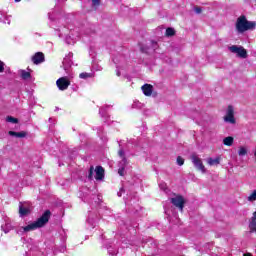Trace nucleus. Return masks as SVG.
Wrapping results in <instances>:
<instances>
[{"label":"nucleus","instance_id":"f257e3e1","mask_svg":"<svg viewBox=\"0 0 256 256\" xmlns=\"http://www.w3.org/2000/svg\"><path fill=\"white\" fill-rule=\"evenodd\" d=\"M50 219L51 210H45L44 213L40 216V218H38L33 223L23 227V231L27 233L29 231H35V229H41V227H45L49 223Z\"/></svg>","mask_w":256,"mask_h":256},{"label":"nucleus","instance_id":"f03ea898","mask_svg":"<svg viewBox=\"0 0 256 256\" xmlns=\"http://www.w3.org/2000/svg\"><path fill=\"white\" fill-rule=\"evenodd\" d=\"M256 27L255 21L247 20L245 15H241L236 20V31L238 33H245V31H253Z\"/></svg>","mask_w":256,"mask_h":256},{"label":"nucleus","instance_id":"7ed1b4c3","mask_svg":"<svg viewBox=\"0 0 256 256\" xmlns=\"http://www.w3.org/2000/svg\"><path fill=\"white\" fill-rule=\"evenodd\" d=\"M190 159L197 171H201V173H206L207 170L205 169V165H203V160H201V158H199L197 154L193 153L190 156Z\"/></svg>","mask_w":256,"mask_h":256},{"label":"nucleus","instance_id":"20e7f679","mask_svg":"<svg viewBox=\"0 0 256 256\" xmlns=\"http://www.w3.org/2000/svg\"><path fill=\"white\" fill-rule=\"evenodd\" d=\"M229 51L236 53L237 57L241 59H247V50L244 49L243 46L232 45L229 47Z\"/></svg>","mask_w":256,"mask_h":256},{"label":"nucleus","instance_id":"39448f33","mask_svg":"<svg viewBox=\"0 0 256 256\" xmlns=\"http://www.w3.org/2000/svg\"><path fill=\"white\" fill-rule=\"evenodd\" d=\"M224 121L225 123H231V125H235L237 123V120H235V110L233 106H228L226 115L224 116Z\"/></svg>","mask_w":256,"mask_h":256},{"label":"nucleus","instance_id":"423d86ee","mask_svg":"<svg viewBox=\"0 0 256 256\" xmlns=\"http://www.w3.org/2000/svg\"><path fill=\"white\" fill-rule=\"evenodd\" d=\"M170 203L174 205V207H177L180 211H183L185 209V198L181 195H176V197L170 199Z\"/></svg>","mask_w":256,"mask_h":256},{"label":"nucleus","instance_id":"0eeeda50","mask_svg":"<svg viewBox=\"0 0 256 256\" xmlns=\"http://www.w3.org/2000/svg\"><path fill=\"white\" fill-rule=\"evenodd\" d=\"M59 91H67L71 85V81L67 77H61L56 81Z\"/></svg>","mask_w":256,"mask_h":256},{"label":"nucleus","instance_id":"6e6552de","mask_svg":"<svg viewBox=\"0 0 256 256\" xmlns=\"http://www.w3.org/2000/svg\"><path fill=\"white\" fill-rule=\"evenodd\" d=\"M31 61L34 65H41V63H45V54L43 52H36L32 56Z\"/></svg>","mask_w":256,"mask_h":256},{"label":"nucleus","instance_id":"1a4fd4ad","mask_svg":"<svg viewBox=\"0 0 256 256\" xmlns=\"http://www.w3.org/2000/svg\"><path fill=\"white\" fill-rule=\"evenodd\" d=\"M95 173H96V176H95L96 181H102V179L105 178V169L102 168V166H96Z\"/></svg>","mask_w":256,"mask_h":256},{"label":"nucleus","instance_id":"9d476101","mask_svg":"<svg viewBox=\"0 0 256 256\" xmlns=\"http://www.w3.org/2000/svg\"><path fill=\"white\" fill-rule=\"evenodd\" d=\"M142 92L146 97H151L153 95V85L151 84H144L142 87Z\"/></svg>","mask_w":256,"mask_h":256},{"label":"nucleus","instance_id":"9b49d317","mask_svg":"<svg viewBox=\"0 0 256 256\" xmlns=\"http://www.w3.org/2000/svg\"><path fill=\"white\" fill-rule=\"evenodd\" d=\"M8 135H10V137H16L18 139H25V137H27V132L26 131H21V132L8 131Z\"/></svg>","mask_w":256,"mask_h":256},{"label":"nucleus","instance_id":"f8f14e48","mask_svg":"<svg viewBox=\"0 0 256 256\" xmlns=\"http://www.w3.org/2000/svg\"><path fill=\"white\" fill-rule=\"evenodd\" d=\"M249 233H256V211L253 213V217L248 225Z\"/></svg>","mask_w":256,"mask_h":256},{"label":"nucleus","instance_id":"ddd939ff","mask_svg":"<svg viewBox=\"0 0 256 256\" xmlns=\"http://www.w3.org/2000/svg\"><path fill=\"white\" fill-rule=\"evenodd\" d=\"M28 72L25 70H21L20 71V77L21 79H23L24 81H27L28 79L31 78V69L28 67L27 68Z\"/></svg>","mask_w":256,"mask_h":256},{"label":"nucleus","instance_id":"4468645a","mask_svg":"<svg viewBox=\"0 0 256 256\" xmlns=\"http://www.w3.org/2000/svg\"><path fill=\"white\" fill-rule=\"evenodd\" d=\"M233 141H235L233 136H228L223 139V145H226V147H231V145H233Z\"/></svg>","mask_w":256,"mask_h":256},{"label":"nucleus","instance_id":"2eb2a0df","mask_svg":"<svg viewBox=\"0 0 256 256\" xmlns=\"http://www.w3.org/2000/svg\"><path fill=\"white\" fill-rule=\"evenodd\" d=\"M219 163H221V157H217L215 159L208 158V165H210L211 167H213V165H219Z\"/></svg>","mask_w":256,"mask_h":256},{"label":"nucleus","instance_id":"dca6fc26","mask_svg":"<svg viewBox=\"0 0 256 256\" xmlns=\"http://www.w3.org/2000/svg\"><path fill=\"white\" fill-rule=\"evenodd\" d=\"M19 213H20L21 217H25V215H29V213H31V210H29V208H25L22 205H20Z\"/></svg>","mask_w":256,"mask_h":256},{"label":"nucleus","instance_id":"f3484780","mask_svg":"<svg viewBox=\"0 0 256 256\" xmlns=\"http://www.w3.org/2000/svg\"><path fill=\"white\" fill-rule=\"evenodd\" d=\"M93 77V74L87 73V72H82L79 74L80 79H91Z\"/></svg>","mask_w":256,"mask_h":256},{"label":"nucleus","instance_id":"a211bd4d","mask_svg":"<svg viewBox=\"0 0 256 256\" xmlns=\"http://www.w3.org/2000/svg\"><path fill=\"white\" fill-rule=\"evenodd\" d=\"M166 37H173L175 35V29L167 28L165 32Z\"/></svg>","mask_w":256,"mask_h":256},{"label":"nucleus","instance_id":"6ab92c4d","mask_svg":"<svg viewBox=\"0 0 256 256\" xmlns=\"http://www.w3.org/2000/svg\"><path fill=\"white\" fill-rule=\"evenodd\" d=\"M6 121H7L8 123H14V124L19 123V119L15 118V117H13V116H7V117H6Z\"/></svg>","mask_w":256,"mask_h":256},{"label":"nucleus","instance_id":"aec40b11","mask_svg":"<svg viewBox=\"0 0 256 256\" xmlns=\"http://www.w3.org/2000/svg\"><path fill=\"white\" fill-rule=\"evenodd\" d=\"M238 155H239L240 157H244V155H247V148L241 146V147L239 148Z\"/></svg>","mask_w":256,"mask_h":256},{"label":"nucleus","instance_id":"412c9836","mask_svg":"<svg viewBox=\"0 0 256 256\" xmlns=\"http://www.w3.org/2000/svg\"><path fill=\"white\" fill-rule=\"evenodd\" d=\"M94 171H95V168L93 166H91L90 169H89V173H88V179L90 181H93V173H94Z\"/></svg>","mask_w":256,"mask_h":256},{"label":"nucleus","instance_id":"4be33fe9","mask_svg":"<svg viewBox=\"0 0 256 256\" xmlns=\"http://www.w3.org/2000/svg\"><path fill=\"white\" fill-rule=\"evenodd\" d=\"M248 201L253 202L256 201V190H254L249 196Z\"/></svg>","mask_w":256,"mask_h":256},{"label":"nucleus","instance_id":"5701e85b","mask_svg":"<svg viewBox=\"0 0 256 256\" xmlns=\"http://www.w3.org/2000/svg\"><path fill=\"white\" fill-rule=\"evenodd\" d=\"M177 164L181 167L182 165H185V159L183 157L178 156L177 157Z\"/></svg>","mask_w":256,"mask_h":256},{"label":"nucleus","instance_id":"b1692460","mask_svg":"<svg viewBox=\"0 0 256 256\" xmlns=\"http://www.w3.org/2000/svg\"><path fill=\"white\" fill-rule=\"evenodd\" d=\"M140 51H141V53H149V47H147V46H141L140 47Z\"/></svg>","mask_w":256,"mask_h":256},{"label":"nucleus","instance_id":"393cba45","mask_svg":"<svg viewBox=\"0 0 256 256\" xmlns=\"http://www.w3.org/2000/svg\"><path fill=\"white\" fill-rule=\"evenodd\" d=\"M194 11L195 13H197V15L203 13V9L199 6L194 7Z\"/></svg>","mask_w":256,"mask_h":256},{"label":"nucleus","instance_id":"a878e982","mask_svg":"<svg viewBox=\"0 0 256 256\" xmlns=\"http://www.w3.org/2000/svg\"><path fill=\"white\" fill-rule=\"evenodd\" d=\"M93 7H99L101 5V0H92Z\"/></svg>","mask_w":256,"mask_h":256},{"label":"nucleus","instance_id":"bb28decb","mask_svg":"<svg viewBox=\"0 0 256 256\" xmlns=\"http://www.w3.org/2000/svg\"><path fill=\"white\" fill-rule=\"evenodd\" d=\"M118 174L120 177H123L125 175V168L118 169Z\"/></svg>","mask_w":256,"mask_h":256},{"label":"nucleus","instance_id":"cd10ccee","mask_svg":"<svg viewBox=\"0 0 256 256\" xmlns=\"http://www.w3.org/2000/svg\"><path fill=\"white\" fill-rule=\"evenodd\" d=\"M3 71H5V63L0 61V73H3Z\"/></svg>","mask_w":256,"mask_h":256},{"label":"nucleus","instance_id":"c85d7f7f","mask_svg":"<svg viewBox=\"0 0 256 256\" xmlns=\"http://www.w3.org/2000/svg\"><path fill=\"white\" fill-rule=\"evenodd\" d=\"M118 155H119V157H123L125 159V151H123V149H120L118 151Z\"/></svg>","mask_w":256,"mask_h":256},{"label":"nucleus","instance_id":"c756f323","mask_svg":"<svg viewBox=\"0 0 256 256\" xmlns=\"http://www.w3.org/2000/svg\"><path fill=\"white\" fill-rule=\"evenodd\" d=\"M152 45H153L154 49H157V42L152 41Z\"/></svg>","mask_w":256,"mask_h":256},{"label":"nucleus","instance_id":"7c9ffc66","mask_svg":"<svg viewBox=\"0 0 256 256\" xmlns=\"http://www.w3.org/2000/svg\"><path fill=\"white\" fill-rule=\"evenodd\" d=\"M243 256H252L251 253H246Z\"/></svg>","mask_w":256,"mask_h":256},{"label":"nucleus","instance_id":"2f4dec72","mask_svg":"<svg viewBox=\"0 0 256 256\" xmlns=\"http://www.w3.org/2000/svg\"><path fill=\"white\" fill-rule=\"evenodd\" d=\"M15 3H21V0H14Z\"/></svg>","mask_w":256,"mask_h":256}]
</instances>
